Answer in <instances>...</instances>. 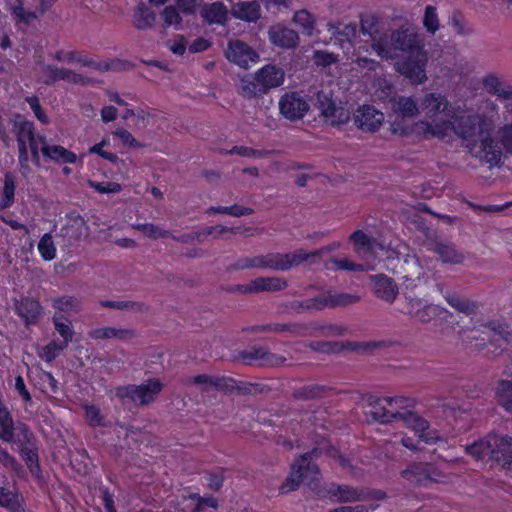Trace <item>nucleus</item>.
Instances as JSON below:
<instances>
[{
	"label": "nucleus",
	"instance_id": "f257e3e1",
	"mask_svg": "<svg viewBox=\"0 0 512 512\" xmlns=\"http://www.w3.org/2000/svg\"><path fill=\"white\" fill-rule=\"evenodd\" d=\"M499 119V105L485 98L477 111L457 110L449 121L435 124L421 121L416 127L440 139L452 130L474 158L489 168H500L512 159V121L497 125Z\"/></svg>",
	"mask_w": 512,
	"mask_h": 512
},
{
	"label": "nucleus",
	"instance_id": "f03ea898",
	"mask_svg": "<svg viewBox=\"0 0 512 512\" xmlns=\"http://www.w3.org/2000/svg\"><path fill=\"white\" fill-rule=\"evenodd\" d=\"M423 50V41L415 28L401 26L392 31L390 40L385 37L383 43H375V52L383 59L393 60L398 57V52L414 55Z\"/></svg>",
	"mask_w": 512,
	"mask_h": 512
},
{
	"label": "nucleus",
	"instance_id": "7ed1b4c3",
	"mask_svg": "<svg viewBox=\"0 0 512 512\" xmlns=\"http://www.w3.org/2000/svg\"><path fill=\"white\" fill-rule=\"evenodd\" d=\"M321 453V449L316 447L311 452L301 455L292 466L290 475L286 478L285 482L280 487V492L283 494L296 490L303 480H308V485L311 486L316 480V475L319 472L318 466L312 463V460L317 458Z\"/></svg>",
	"mask_w": 512,
	"mask_h": 512
},
{
	"label": "nucleus",
	"instance_id": "20e7f679",
	"mask_svg": "<svg viewBox=\"0 0 512 512\" xmlns=\"http://www.w3.org/2000/svg\"><path fill=\"white\" fill-rule=\"evenodd\" d=\"M400 475L416 486H427L429 483H436L444 477L441 471L426 462H411L400 471Z\"/></svg>",
	"mask_w": 512,
	"mask_h": 512
},
{
	"label": "nucleus",
	"instance_id": "39448f33",
	"mask_svg": "<svg viewBox=\"0 0 512 512\" xmlns=\"http://www.w3.org/2000/svg\"><path fill=\"white\" fill-rule=\"evenodd\" d=\"M252 269L288 271L296 266L294 251L287 253L269 252L251 256Z\"/></svg>",
	"mask_w": 512,
	"mask_h": 512
},
{
	"label": "nucleus",
	"instance_id": "423d86ee",
	"mask_svg": "<svg viewBox=\"0 0 512 512\" xmlns=\"http://www.w3.org/2000/svg\"><path fill=\"white\" fill-rule=\"evenodd\" d=\"M427 54L424 50L410 55L408 58L396 63V70L408 78L413 84H420L426 81Z\"/></svg>",
	"mask_w": 512,
	"mask_h": 512
},
{
	"label": "nucleus",
	"instance_id": "0eeeda50",
	"mask_svg": "<svg viewBox=\"0 0 512 512\" xmlns=\"http://www.w3.org/2000/svg\"><path fill=\"white\" fill-rule=\"evenodd\" d=\"M288 287V282L280 277H257L246 284H238L230 288V292L239 294H257L261 292H277Z\"/></svg>",
	"mask_w": 512,
	"mask_h": 512
},
{
	"label": "nucleus",
	"instance_id": "6e6552de",
	"mask_svg": "<svg viewBox=\"0 0 512 512\" xmlns=\"http://www.w3.org/2000/svg\"><path fill=\"white\" fill-rule=\"evenodd\" d=\"M186 385H195L201 393H209L213 390L223 393H233L234 379L226 376L199 374L185 379Z\"/></svg>",
	"mask_w": 512,
	"mask_h": 512
},
{
	"label": "nucleus",
	"instance_id": "1a4fd4ad",
	"mask_svg": "<svg viewBox=\"0 0 512 512\" xmlns=\"http://www.w3.org/2000/svg\"><path fill=\"white\" fill-rule=\"evenodd\" d=\"M164 385L157 378H150L140 385H130V401L143 407L156 401Z\"/></svg>",
	"mask_w": 512,
	"mask_h": 512
},
{
	"label": "nucleus",
	"instance_id": "9d476101",
	"mask_svg": "<svg viewBox=\"0 0 512 512\" xmlns=\"http://www.w3.org/2000/svg\"><path fill=\"white\" fill-rule=\"evenodd\" d=\"M280 113L288 120L304 117L309 110L308 102L297 92H287L279 100Z\"/></svg>",
	"mask_w": 512,
	"mask_h": 512
},
{
	"label": "nucleus",
	"instance_id": "9b49d317",
	"mask_svg": "<svg viewBox=\"0 0 512 512\" xmlns=\"http://www.w3.org/2000/svg\"><path fill=\"white\" fill-rule=\"evenodd\" d=\"M491 459L502 468L512 469V437L507 435L490 434Z\"/></svg>",
	"mask_w": 512,
	"mask_h": 512
},
{
	"label": "nucleus",
	"instance_id": "f8f14e48",
	"mask_svg": "<svg viewBox=\"0 0 512 512\" xmlns=\"http://www.w3.org/2000/svg\"><path fill=\"white\" fill-rule=\"evenodd\" d=\"M226 58L241 68L247 69L250 63H256L259 55L250 46L240 40H230L225 50Z\"/></svg>",
	"mask_w": 512,
	"mask_h": 512
},
{
	"label": "nucleus",
	"instance_id": "ddd939ff",
	"mask_svg": "<svg viewBox=\"0 0 512 512\" xmlns=\"http://www.w3.org/2000/svg\"><path fill=\"white\" fill-rule=\"evenodd\" d=\"M362 400L366 406L365 415L372 421L383 424L394 421V413H396L397 410L385 406L383 404L385 402L383 398H378L374 395H365Z\"/></svg>",
	"mask_w": 512,
	"mask_h": 512
},
{
	"label": "nucleus",
	"instance_id": "4468645a",
	"mask_svg": "<svg viewBox=\"0 0 512 512\" xmlns=\"http://www.w3.org/2000/svg\"><path fill=\"white\" fill-rule=\"evenodd\" d=\"M39 141L42 144L41 153L50 161L57 165L75 164L78 156L75 152L57 144H47L46 136L43 134L38 135Z\"/></svg>",
	"mask_w": 512,
	"mask_h": 512
},
{
	"label": "nucleus",
	"instance_id": "2eb2a0df",
	"mask_svg": "<svg viewBox=\"0 0 512 512\" xmlns=\"http://www.w3.org/2000/svg\"><path fill=\"white\" fill-rule=\"evenodd\" d=\"M24 439L25 441L19 444V454L31 475L35 478H39L42 474V470L34 436L31 433H25Z\"/></svg>",
	"mask_w": 512,
	"mask_h": 512
},
{
	"label": "nucleus",
	"instance_id": "dca6fc26",
	"mask_svg": "<svg viewBox=\"0 0 512 512\" xmlns=\"http://www.w3.org/2000/svg\"><path fill=\"white\" fill-rule=\"evenodd\" d=\"M383 120V113L369 105L359 107L354 113V124L365 132H376Z\"/></svg>",
	"mask_w": 512,
	"mask_h": 512
},
{
	"label": "nucleus",
	"instance_id": "f3484780",
	"mask_svg": "<svg viewBox=\"0 0 512 512\" xmlns=\"http://www.w3.org/2000/svg\"><path fill=\"white\" fill-rule=\"evenodd\" d=\"M15 313L23 320L25 326L36 325L43 313L40 302L29 296H23L15 302Z\"/></svg>",
	"mask_w": 512,
	"mask_h": 512
},
{
	"label": "nucleus",
	"instance_id": "a211bd4d",
	"mask_svg": "<svg viewBox=\"0 0 512 512\" xmlns=\"http://www.w3.org/2000/svg\"><path fill=\"white\" fill-rule=\"evenodd\" d=\"M44 79L42 82L46 85H51L57 81L63 80L73 84L85 85L88 83L87 77L82 74L76 73L70 69L57 67L55 65L44 66Z\"/></svg>",
	"mask_w": 512,
	"mask_h": 512
},
{
	"label": "nucleus",
	"instance_id": "6ab92c4d",
	"mask_svg": "<svg viewBox=\"0 0 512 512\" xmlns=\"http://www.w3.org/2000/svg\"><path fill=\"white\" fill-rule=\"evenodd\" d=\"M406 282H414L424 275V269L415 254H407L403 258H397V265L393 269Z\"/></svg>",
	"mask_w": 512,
	"mask_h": 512
},
{
	"label": "nucleus",
	"instance_id": "aec40b11",
	"mask_svg": "<svg viewBox=\"0 0 512 512\" xmlns=\"http://www.w3.org/2000/svg\"><path fill=\"white\" fill-rule=\"evenodd\" d=\"M256 79L261 83L265 93L269 90L277 88L284 83L285 72L277 66L268 64L256 72Z\"/></svg>",
	"mask_w": 512,
	"mask_h": 512
},
{
	"label": "nucleus",
	"instance_id": "412c9836",
	"mask_svg": "<svg viewBox=\"0 0 512 512\" xmlns=\"http://www.w3.org/2000/svg\"><path fill=\"white\" fill-rule=\"evenodd\" d=\"M484 90L500 100L512 99V86L495 73H489L482 78Z\"/></svg>",
	"mask_w": 512,
	"mask_h": 512
},
{
	"label": "nucleus",
	"instance_id": "4be33fe9",
	"mask_svg": "<svg viewBox=\"0 0 512 512\" xmlns=\"http://www.w3.org/2000/svg\"><path fill=\"white\" fill-rule=\"evenodd\" d=\"M268 35L274 45L285 49L294 48L299 42L296 31L280 24L270 27Z\"/></svg>",
	"mask_w": 512,
	"mask_h": 512
},
{
	"label": "nucleus",
	"instance_id": "5701e85b",
	"mask_svg": "<svg viewBox=\"0 0 512 512\" xmlns=\"http://www.w3.org/2000/svg\"><path fill=\"white\" fill-rule=\"evenodd\" d=\"M349 240L352 242L355 252L363 256L372 255L377 249H383V245L377 239L362 230H356L352 233Z\"/></svg>",
	"mask_w": 512,
	"mask_h": 512
},
{
	"label": "nucleus",
	"instance_id": "b1692460",
	"mask_svg": "<svg viewBox=\"0 0 512 512\" xmlns=\"http://www.w3.org/2000/svg\"><path fill=\"white\" fill-rule=\"evenodd\" d=\"M427 247L428 250L438 254L444 263L460 264L464 260L463 253L450 242L430 241Z\"/></svg>",
	"mask_w": 512,
	"mask_h": 512
},
{
	"label": "nucleus",
	"instance_id": "393cba45",
	"mask_svg": "<svg viewBox=\"0 0 512 512\" xmlns=\"http://www.w3.org/2000/svg\"><path fill=\"white\" fill-rule=\"evenodd\" d=\"M374 283L376 296L384 301L392 303L398 294V287L394 280L384 274L371 276Z\"/></svg>",
	"mask_w": 512,
	"mask_h": 512
},
{
	"label": "nucleus",
	"instance_id": "a878e982",
	"mask_svg": "<svg viewBox=\"0 0 512 512\" xmlns=\"http://www.w3.org/2000/svg\"><path fill=\"white\" fill-rule=\"evenodd\" d=\"M74 62L80 63L82 66L93 68L100 72L117 71L125 69V62L118 59L97 61L93 58L85 56L83 53L75 51Z\"/></svg>",
	"mask_w": 512,
	"mask_h": 512
},
{
	"label": "nucleus",
	"instance_id": "bb28decb",
	"mask_svg": "<svg viewBox=\"0 0 512 512\" xmlns=\"http://www.w3.org/2000/svg\"><path fill=\"white\" fill-rule=\"evenodd\" d=\"M392 111L402 118H413L418 115L420 106L415 99L406 96H393L390 99Z\"/></svg>",
	"mask_w": 512,
	"mask_h": 512
},
{
	"label": "nucleus",
	"instance_id": "cd10ccee",
	"mask_svg": "<svg viewBox=\"0 0 512 512\" xmlns=\"http://www.w3.org/2000/svg\"><path fill=\"white\" fill-rule=\"evenodd\" d=\"M200 15L208 24L223 25L228 20V9L222 2L205 4L200 10Z\"/></svg>",
	"mask_w": 512,
	"mask_h": 512
},
{
	"label": "nucleus",
	"instance_id": "c85d7f7f",
	"mask_svg": "<svg viewBox=\"0 0 512 512\" xmlns=\"http://www.w3.org/2000/svg\"><path fill=\"white\" fill-rule=\"evenodd\" d=\"M449 107V101L444 95L439 93L426 94L420 103V108L429 117H434L439 113L445 112Z\"/></svg>",
	"mask_w": 512,
	"mask_h": 512
},
{
	"label": "nucleus",
	"instance_id": "c756f323",
	"mask_svg": "<svg viewBox=\"0 0 512 512\" xmlns=\"http://www.w3.org/2000/svg\"><path fill=\"white\" fill-rule=\"evenodd\" d=\"M231 14L240 20L254 22L261 16L260 5L256 1H242L234 4Z\"/></svg>",
	"mask_w": 512,
	"mask_h": 512
},
{
	"label": "nucleus",
	"instance_id": "7c9ffc66",
	"mask_svg": "<svg viewBox=\"0 0 512 512\" xmlns=\"http://www.w3.org/2000/svg\"><path fill=\"white\" fill-rule=\"evenodd\" d=\"M340 245V242H333L327 246H323L310 252L304 249H296L294 250L296 266H299L306 261H310L311 264L316 263L319 258L337 250Z\"/></svg>",
	"mask_w": 512,
	"mask_h": 512
},
{
	"label": "nucleus",
	"instance_id": "2f4dec72",
	"mask_svg": "<svg viewBox=\"0 0 512 512\" xmlns=\"http://www.w3.org/2000/svg\"><path fill=\"white\" fill-rule=\"evenodd\" d=\"M329 492L340 503L355 502L367 498L362 490L348 485H331Z\"/></svg>",
	"mask_w": 512,
	"mask_h": 512
},
{
	"label": "nucleus",
	"instance_id": "473e14b6",
	"mask_svg": "<svg viewBox=\"0 0 512 512\" xmlns=\"http://www.w3.org/2000/svg\"><path fill=\"white\" fill-rule=\"evenodd\" d=\"M238 93L246 99H252L266 94L261 83L256 79V73L253 77L245 76L240 80Z\"/></svg>",
	"mask_w": 512,
	"mask_h": 512
},
{
	"label": "nucleus",
	"instance_id": "72a5a7b5",
	"mask_svg": "<svg viewBox=\"0 0 512 512\" xmlns=\"http://www.w3.org/2000/svg\"><path fill=\"white\" fill-rule=\"evenodd\" d=\"M54 329L61 336L64 346H68L74 337V328L69 318L62 314H54L52 317Z\"/></svg>",
	"mask_w": 512,
	"mask_h": 512
},
{
	"label": "nucleus",
	"instance_id": "f704fd0d",
	"mask_svg": "<svg viewBox=\"0 0 512 512\" xmlns=\"http://www.w3.org/2000/svg\"><path fill=\"white\" fill-rule=\"evenodd\" d=\"M360 31L363 35L371 38V48L375 51V43H383L386 35H382L378 30L377 20L372 16L361 19Z\"/></svg>",
	"mask_w": 512,
	"mask_h": 512
},
{
	"label": "nucleus",
	"instance_id": "c9c22d12",
	"mask_svg": "<svg viewBox=\"0 0 512 512\" xmlns=\"http://www.w3.org/2000/svg\"><path fill=\"white\" fill-rule=\"evenodd\" d=\"M328 388L321 385H309L296 389L292 397L296 400L309 401L323 397Z\"/></svg>",
	"mask_w": 512,
	"mask_h": 512
},
{
	"label": "nucleus",
	"instance_id": "e433bc0d",
	"mask_svg": "<svg viewBox=\"0 0 512 512\" xmlns=\"http://www.w3.org/2000/svg\"><path fill=\"white\" fill-rule=\"evenodd\" d=\"M84 418L90 427H106V418L101 409L95 404H84L82 406Z\"/></svg>",
	"mask_w": 512,
	"mask_h": 512
},
{
	"label": "nucleus",
	"instance_id": "4c0bfd02",
	"mask_svg": "<svg viewBox=\"0 0 512 512\" xmlns=\"http://www.w3.org/2000/svg\"><path fill=\"white\" fill-rule=\"evenodd\" d=\"M9 10L18 22L29 24L37 16L35 12L27 11L24 8L23 0H6Z\"/></svg>",
	"mask_w": 512,
	"mask_h": 512
},
{
	"label": "nucleus",
	"instance_id": "58836bf2",
	"mask_svg": "<svg viewBox=\"0 0 512 512\" xmlns=\"http://www.w3.org/2000/svg\"><path fill=\"white\" fill-rule=\"evenodd\" d=\"M490 444L491 440L489 434L485 438L467 446L466 453L475 458L476 460H483L487 456L491 459Z\"/></svg>",
	"mask_w": 512,
	"mask_h": 512
},
{
	"label": "nucleus",
	"instance_id": "ea45409f",
	"mask_svg": "<svg viewBox=\"0 0 512 512\" xmlns=\"http://www.w3.org/2000/svg\"><path fill=\"white\" fill-rule=\"evenodd\" d=\"M38 252L44 261H52L56 258L57 248L51 232L45 233L38 242Z\"/></svg>",
	"mask_w": 512,
	"mask_h": 512
},
{
	"label": "nucleus",
	"instance_id": "a19ab883",
	"mask_svg": "<svg viewBox=\"0 0 512 512\" xmlns=\"http://www.w3.org/2000/svg\"><path fill=\"white\" fill-rule=\"evenodd\" d=\"M303 326L301 324L297 323H274V324H267V325H261V326H255L252 328L255 332H274V333H281V332H287L291 334H299L300 329H302Z\"/></svg>",
	"mask_w": 512,
	"mask_h": 512
},
{
	"label": "nucleus",
	"instance_id": "79ce46f5",
	"mask_svg": "<svg viewBox=\"0 0 512 512\" xmlns=\"http://www.w3.org/2000/svg\"><path fill=\"white\" fill-rule=\"evenodd\" d=\"M412 430H414L418 434L419 438L427 444L434 443L440 439L436 431L429 430L428 421L420 416L416 420Z\"/></svg>",
	"mask_w": 512,
	"mask_h": 512
},
{
	"label": "nucleus",
	"instance_id": "37998d69",
	"mask_svg": "<svg viewBox=\"0 0 512 512\" xmlns=\"http://www.w3.org/2000/svg\"><path fill=\"white\" fill-rule=\"evenodd\" d=\"M155 20V13L145 5H141L136 9L134 23L138 29L145 30L152 27Z\"/></svg>",
	"mask_w": 512,
	"mask_h": 512
},
{
	"label": "nucleus",
	"instance_id": "c03bdc74",
	"mask_svg": "<svg viewBox=\"0 0 512 512\" xmlns=\"http://www.w3.org/2000/svg\"><path fill=\"white\" fill-rule=\"evenodd\" d=\"M233 386V393H237L239 395L265 394L270 391V388L267 385L260 383L237 382L234 380Z\"/></svg>",
	"mask_w": 512,
	"mask_h": 512
},
{
	"label": "nucleus",
	"instance_id": "a18cd8bd",
	"mask_svg": "<svg viewBox=\"0 0 512 512\" xmlns=\"http://www.w3.org/2000/svg\"><path fill=\"white\" fill-rule=\"evenodd\" d=\"M485 329V333L488 335L490 341L498 345H500L501 341L508 343L512 340V333L502 325L489 323L485 326Z\"/></svg>",
	"mask_w": 512,
	"mask_h": 512
},
{
	"label": "nucleus",
	"instance_id": "49530a36",
	"mask_svg": "<svg viewBox=\"0 0 512 512\" xmlns=\"http://www.w3.org/2000/svg\"><path fill=\"white\" fill-rule=\"evenodd\" d=\"M51 305L54 309L58 310L59 312H76L79 309L80 302L79 300L74 296H59L51 299Z\"/></svg>",
	"mask_w": 512,
	"mask_h": 512
},
{
	"label": "nucleus",
	"instance_id": "de8ad7c7",
	"mask_svg": "<svg viewBox=\"0 0 512 512\" xmlns=\"http://www.w3.org/2000/svg\"><path fill=\"white\" fill-rule=\"evenodd\" d=\"M68 346H64L62 342H58L56 340L50 341L47 345H45L41 352L39 353V357L46 363H52L57 357L61 355V353Z\"/></svg>",
	"mask_w": 512,
	"mask_h": 512
},
{
	"label": "nucleus",
	"instance_id": "09e8293b",
	"mask_svg": "<svg viewBox=\"0 0 512 512\" xmlns=\"http://www.w3.org/2000/svg\"><path fill=\"white\" fill-rule=\"evenodd\" d=\"M498 401L508 412H512V382L501 380L497 387Z\"/></svg>",
	"mask_w": 512,
	"mask_h": 512
},
{
	"label": "nucleus",
	"instance_id": "8fccbe9b",
	"mask_svg": "<svg viewBox=\"0 0 512 512\" xmlns=\"http://www.w3.org/2000/svg\"><path fill=\"white\" fill-rule=\"evenodd\" d=\"M15 198V182L11 175L6 174L4 178V186L0 198V209H6L12 206Z\"/></svg>",
	"mask_w": 512,
	"mask_h": 512
},
{
	"label": "nucleus",
	"instance_id": "3c124183",
	"mask_svg": "<svg viewBox=\"0 0 512 512\" xmlns=\"http://www.w3.org/2000/svg\"><path fill=\"white\" fill-rule=\"evenodd\" d=\"M324 266L328 270L364 271V265L355 263L347 258H332Z\"/></svg>",
	"mask_w": 512,
	"mask_h": 512
},
{
	"label": "nucleus",
	"instance_id": "603ef678",
	"mask_svg": "<svg viewBox=\"0 0 512 512\" xmlns=\"http://www.w3.org/2000/svg\"><path fill=\"white\" fill-rule=\"evenodd\" d=\"M328 293V302H329V308H335V307H345L348 305L355 304L359 302L360 297L358 295L354 294H348V293H340V294H333L332 291H327Z\"/></svg>",
	"mask_w": 512,
	"mask_h": 512
},
{
	"label": "nucleus",
	"instance_id": "864d4df0",
	"mask_svg": "<svg viewBox=\"0 0 512 512\" xmlns=\"http://www.w3.org/2000/svg\"><path fill=\"white\" fill-rule=\"evenodd\" d=\"M161 18L165 27L173 26L176 30L182 27V17L175 6H166L161 12Z\"/></svg>",
	"mask_w": 512,
	"mask_h": 512
},
{
	"label": "nucleus",
	"instance_id": "5fc2aeb1",
	"mask_svg": "<svg viewBox=\"0 0 512 512\" xmlns=\"http://www.w3.org/2000/svg\"><path fill=\"white\" fill-rule=\"evenodd\" d=\"M14 434L15 427L11 413L0 415V439L10 443L14 440Z\"/></svg>",
	"mask_w": 512,
	"mask_h": 512
},
{
	"label": "nucleus",
	"instance_id": "6e6d98bb",
	"mask_svg": "<svg viewBox=\"0 0 512 512\" xmlns=\"http://www.w3.org/2000/svg\"><path fill=\"white\" fill-rule=\"evenodd\" d=\"M132 228L141 231L146 237L154 240L171 236L168 230H163L151 223L134 224Z\"/></svg>",
	"mask_w": 512,
	"mask_h": 512
},
{
	"label": "nucleus",
	"instance_id": "4d7b16f0",
	"mask_svg": "<svg viewBox=\"0 0 512 512\" xmlns=\"http://www.w3.org/2000/svg\"><path fill=\"white\" fill-rule=\"evenodd\" d=\"M325 308H329L327 291H325L313 298L304 300L305 313H313V312L321 311Z\"/></svg>",
	"mask_w": 512,
	"mask_h": 512
},
{
	"label": "nucleus",
	"instance_id": "13d9d810",
	"mask_svg": "<svg viewBox=\"0 0 512 512\" xmlns=\"http://www.w3.org/2000/svg\"><path fill=\"white\" fill-rule=\"evenodd\" d=\"M2 492L3 494H0V501L2 503L0 507L10 512H16L20 507L18 493L6 487H2Z\"/></svg>",
	"mask_w": 512,
	"mask_h": 512
},
{
	"label": "nucleus",
	"instance_id": "bf43d9fd",
	"mask_svg": "<svg viewBox=\"0 0 512 512\" xmlns=\"http://www.w3.org/2000/svg\"><path fill=\"white\" fill-rule=\"evenodd\" d=\"M334 105L329 91L320 90L315 94V106L320 110L322 116L325 117Z\"/></svg>",
	"mask_w": 512,
	"mask_h": 512
},
{
	"label": "nucleus",
	"instance_id": "052dcab7",
	"mask_svg": "<svg viewBox=\"0 0 512 512\" xmlns=\"http://www.w3.org/2000/svg\"><path fill=\"white\" fill-rule=\"evenodd\" d=\"M126 333H128V331L125 329L103 327L92 330L90 337L93 339L123 338Z\"/></svg>",
	"mask_w": 512,
	"mask_h": 512
},
{
	"label": "nucleus",
	"instance_id": "680f3d73",
	"mask_svg": "<svg viewBox=\"0 0 512 512\" xmlns=\"http://www.w3.org/2000/svg\"><path fill=\"white\" fill-rule=\"evenodd\" d=\"M293 21L303 27L308 35L312 34L314 29L315 20L307 10H300L294 14Z\"/></svg>",
	"mask_w": 512,
	"mask_h": 512
},
{
	"label": "nucleus",
	"instance_id": "e2e57ef3",
	"mask_svg": "<svg viewBox=\"0 0 512 512\" xmlns=\"http://www.w3.org/2000/svg\"><path fill=\"white\" fill-rule=\"evenodd\" d=\"M210 235H211V231L210 230H206V227H205V228H202V229H200L198 231H195V232L183 234V235H181L179 237L172 236V238L174 240H176V241H179V242L185 243V244L193 243V242L202 243Z\"/></svg>",
	"mask_w": 512,
	"mask_h": 512
},
{
	"label": "nucleus",
	"instance_id": "0e129e2a",
	"mask_svg": "<svg viewBox=\"0 0 512 512\" xmlns=\"http://www.w3.org/2000/svg\"><path fill=\"white\" fill-rule=\"evenodd\" d=\"M264 351V347L253 346L250 349L240 351L238 353V359L244 362L247 365H251L254 362L258 361L261 363L262 353Z\"/></svg>",
	"mask_w": 512,
	"mask_h": 512
},
{
	"label": "nucleus",
	"instance_id": "69168bd1",
	"mask_svg": "<svg viewBox=\"0 0 512 512\" xmlns=\"http://www.w3.org/2000/svg\"><path fill=\"white\" fill-rule=\"evenodd\" d=\"M423 25L426 28L427 32L430 34H434L438 30L439 19H438L435 7L427 6L425 8Z\"/></svg>",
	"mask_w": 512,
	"mask_h": 512
},
{
	"label": "nucleus",
	"instance_id": "338daca9",
	"mask_svg": "<svg viewBox=\"0 0 512 512\" xmlns=\"http://www.w3.org/2000/svg\"><path fill=\"white\" fill-rule=\"evenodd\" d=\"M438 314L439 312L436 306L424 302L420 308H417V312L415 313L414 318L422 323H428L436 316H438Z\"/></svg>",
	"mask_w": 512,
	"mask_h": 512
},
{
	"label": "nucleus",
	"instance_id": "774afa93",
	"mask_svg": "<svg viewBox=\"0 0 512 512\" xmlns=\"http://www.w3.org/2000/svg\"><path fill=\"white\" fill-rule=\"evenodd\" d=\"M349 116L350 114L346 109L334 105L325 118H327L332 125H340L346 123L349 120Z\"/></svg>",
	"mask_w": 512,
	"mask_h": 512
}]
</instances>
